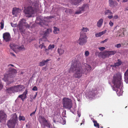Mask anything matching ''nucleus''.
Here are the masks:
<instances>
[{
  "mask_svg": "<svg viewBox=\"0 0 128 128\" xmlns=\"http://www.w3.org/2000/svg\"><path fill=\"white\" fill-rule=\"evenodd\" d=\"M112 82L114 84L112 88L113 90L116 91L118 96L122 95L123 91L121 74L120 73H118L114 74Z\"/></svg>",
  "mask_w": 128,
  "mask_h": 128,
  "instance_id": "f257e3e1",
  "label": "nucleus"
},
{
  "mask_svg": "<svg viewBox=\"0 0 128 128\" xmlns=\"http://www.w3.org/2000/svg\"><path fill=\"white\" fill-rule=\"evenodd\" d=\"M80 64L77 62H72L69 70V72H73L74 71V77L76 78H79L82 76L84 73V71L82 69L80 66Z\"/></svg>",
  "mask_w": 128,
  "mask_h": 128,
  "instance_id": "f03ea898",
  "label": "nucleus"
},
{
  "mask_svg": "<svg viewBox=\"0 0 128 128\" xmlns=\"http://www.w3.org/2000/svg\"><path fill=\"white\" fill-rule=\"evenodd\" d=\"M13 64H10L8 65V71L6 72L5 74L3 80L5 82H6L9 80L10 78L15 76L17 73L16 70L14 69L11 66L14 67Z\"/></svg>",
  "mask_w": 128,
  "mask_h": 128,
  "instance_id": "7ed1b4c3",
  "label": "nucleus"
},
{
  "mask_svg": "<svg viewBox=\"0 0 128 128\" xmlns=\"http://www.w3.org/2000/svg\"><path fill=\"white\" fill-rule=\"evenodd\" d=\"M18 119L17 115L16 114H14L7 122V125L8 127L9 128H14Z\"/></svg>",
  "mask_w": 128,
  "mask_h": 128,
  "instance_id": "20e7f679",
  "label": "nucleus"
},
{
  "mask_svg": "<svg viewBox=\"0 0 128 128\" xmlns=\"http://www.w3.org/2000/svg\"><path fill=\"white\" fill-rule=\"evenodd\" d=\"M63 105L65 108L70 110L72 106V100L68 98H64L63 99Z\"/></svg>",
  "mask_w": 128,
  "mask_h": 128,
  "instance_id": "39448f33",
  "label": "nucleus"
},
{
  "mask_svg": "<svg viewBox=\"0 0 128 128\" xmlns=\"http://www.w3.org/2000/svg\"><path fill=\"white\" fill-rule=\"evenodd\" d=\"M89 5L87 4H84L82 6L78 8L77 10L74 14H81L84 11L88 10Z\"/></svg>",
  "mask_w": 128,
  "mask_h": 128,
  "instance_id": "423d86ee",
  "label": "nucleus"
},
{
  "mask_svg": "<svg viewBox=\"0 0 128 128\" xmlns=\"http://www.w3.org/2000/svg\"><path fill=\"white\" fill-rule=\"evenodd\" d=\"M87 38L85 34H83L82 32L80 34V36L77 42L80 45L82 46L84 45L87 42Z\"/></svg>",
  "mask_w": 128,
  "mask_h": 128,
  "instance_id": "0eeeda50",
  "label": "nucleus"
},
{
  "mask_svg": "<svg viewBox=\"0 0 128 128\" xmlns=\"http://www.w3.org/2000/svg\"><path fill=\"white\" fill-rule=\"evenodd\" d=\"M24 12L26 16L30 17L32 16V14L34 13L35 10L34 8L29 6L25 9Z\"/></svg>",
  "mask_w": 128,
  "mask_h": 128,
  "instance_id": "6e6552de",
  "label": "nucleus"
},
{
  "mask_svg": "<svg viewBox=\"0 0 128 128\" xmlns=\"http://www.w3.org/2000/svg\"><path fill=\"white\" fill-rule=\"evenodd\" d=\"M98 94V90L93 89L92 90L89 92L88 94H86V97L88 98H94L97 97V94Z\"/></svg>",
  "mask_w": 128,
  "mask_h": 128,
  "instance_id": "1a4fd4ad",
  "label": "nucleus"
},
{
  "mask_svg": "<svg viewBox=\"0 0 128 128\" xmlns=\"http://www.w3.org/2000/svg\"><path fill=\"white\" fill-rule=\"evenodd\" d=\"M82 69L84 70V73L86 74L90 72L92 68L90 66L86 64H84L81 65Z\"/></svg>",
  "mask_w": 128,
  "mask_h": 128,
  "instance_id": "9d476101",
  "label": "nucleus"
},
{
  "mask_svg": "<svg viewBox=\"0 0 128 128\" xmlns=\"http://www.w3.org/2000/svg\"><path fill=\"white\" fill-rule=\"evenodd\" d=\"M25 20L23 19L20 22V24L18 25V27L19 29L21 32H23V30L22 28H23L24 26H26V28H29L30 25L27 23L25 22Z\"/></svg>",
  "mask_w": 128,
  "mask_h": 128,
  "instance_id": "9b49d317",
  "label": "nucleus"
},
{
  "mask_svg": "<svg viewBox=\"0 0 128 128\" xmlns=\"http://www.w3.org/2000/svg\"><path fill=\"white\" fill-rule=\"evenodd\" d=\"M7 116L4 111H0V122H6V120Z\"/></svg>",
  "mask_w": 128,
  "mask_h": 128,
  "instance_id": "f8f14e48",
  "label": "nucleus"
},
{
  "mask_svg": "<svg viewBox=\"0 0 128 128\" xmlns=\"http://www.w3.org/2000/svg\"><path fill=\"white\" fill-rule=\"evenodd\" d=\"M3 38L4 40L6 42H9L11 39L10 35L8 32L4 33L3 34Z\"/></svg>",
  "mask_w": 128,
  "mask_h": 128,
  "instance_id": "ddd939ff",
  "label": "nucleus"
},
{
  "mask_svg": "<svg viewBox=\"0 0 128 128\" xmlns=\"http://www.w3.org/2000/svg\"><path fill=\"white\" fill-rule=\"evenodd\" d=\"M24 88V87L23 85H20L14 86V90L15 92L23 90Z\"/></svg>",
  "mask_w": 128,
  "mask_h": 128,
  "instance_id": "4468645a",
  "label": "nucleus"
},
{
  "mask_svg": "<svg viewBox=\"0 0 128 128\" xmlns=\"http://www.w3.org/2000/svg\"><path fill=\"white\" fill-rule=\"evenodd\" d=\"M109 6L112 7H116L118 4V3L116 2H114L112 0H109Z\"/></svg>",
  "mask_w": 128,
  "mask_h": 128,
  "instance_id": "2eb2a0df",
  "label": "nucleus"
},
{
  "mask_svg": "<svg viewBox=\"0 0 128 128\" xmlns=\"http://www.w3.org/2000/svg\"><path fill=\"white\" fill-rule=\"evenodd\" d=\"M125 30L124 28H120L118 32V34L120 36H124V32Z\"/></svg>",
  "mask_w": 128,
  "mask_h": 128,
  "instance_id": "dca6fc26",
  "label": "nucleus"
},
{
  "mask_svg": "<svg viewBox=\"0 0 128 128\" xmlns=\"http://www.w3.org/2000/svg\"><path fill=\"white\" fill-rule=\"evenodd\" d=\"M20 11V10L18 8H15L13 9L12 14H13L16 15Z\"/></svg>",
  "mask_w": 128,
  "mask_h": 128,
  "instance_id": "f3484780",
  "label": "nucleus"
},
{
  "mask_svg": "<svg viewBox=\"0 0 128 128\" xmlns=\"http://www.w3.org/2000/svg\"><path fill=\"white\" fill-rule=\"evenodd\" d=\"M103 21L104 20L102 18H101L98 20L96 24L97 26L98 27L100 28L102 26L103 23Z\"/></svg>",
  "mask_w": 128,
  "mask_h": 128,
  "instance_id": "a211bd4d",
  "label": "nucleus"
},
{
  "mask_svg": "<svg viewBox=\"0 0 128 128\" xmlns=\"http://www.w3.org/2000/svg\"><path fill=\"white\" fill-rule=\"evenodd\" d=\"M50 59H47L46 60H43L41 62H40L39 63V66H42L44 65L47 63L50 60Z\"/></svg>",
  "mask_w": 128,
  "mask_h": 128,
  "instance_id": "6ab92c4d",
  "label": "nucleus"
},
{
  "mask_svg": "<svg viewBox=\"0 0 128 128\" xmlns=\"http://www.w3.org/2000/svg\"><path fill=\"white\" fill-rule=\"evenodd\" d=\"M27 90H26L24 92L23 94L18 96V97L22 99L23 100L25 99L26 97V94L27 93Z\"/></svg>",
  "mask_w": 128,
  "mask_h": 128,
  "instance_id": "aec40b11",
  "label": "nucleus"
},
{
  "mask_svg": "<svg viewBox=\"0 0 128 128\" xmlns=\"http://www.w3.org/2000/svg\"><path fill=\"white\" fill-rule=\"evenodd\" d=\"M128 69L126 70L124 74V81L126 83H128Z\"/></svg>",
  "mask_w": 128,
  "mask_h": 128,
  "instance_id": "412c9836",
  "label": "nucleus"
},
{
  "mask_svg": "<svg viewBox=\"0 0 128 128\" xmlns=\"http://www.w3.org/2000/svg\"><path fill=\"white\" fill-rule=\"evenodd\" d=\"M44 127L46 126L48 128H50L51 127V125L50 123L46 119L44 120Z\"/></svg>",
  "mask_w": 128,
  "mask_h": 128,
  "instance_id": "4be33fe9",
  "label": "nucleus"
},
{
  "mask_svg": "<svg viewBox=\"0 0 128 128\" xmlns=\"http://www.w3.org/2000/svg\"><path fill=\"white\" fill-rule=\"evenodd\" d=\"M10 46L11 48L14 51L16 50H17V48L18 46L14 44H10Z\"/></svg>",
  "mask_w": 128,
  "mask_h": 128,
  "instance_id": "5701e85b",
  "label": "nucleus"
},
{
  "mask_svg": "<svg viewBox=\"0 0 128 128\" xmlns=\"http://www.w3.org/2000/svg\"><path fill=\"white\" fill-rule=\"evenodd\" d=\"M82 0H71V2L72 4L76 5L80 3Z\"/></svg>",
  "mask_w": 128,
  "mask_h": 128,
  "instance_id": "b1692460",
  "label": "nucleus"
},
{
  "mask_svg": "<svg viewBox=\"0 0 128 128\" xmlns=\"http://www.w3.org/2000/svg\"><path fill=\"white\" fill-rule=\"evenodd\" d=\"M6 91L9 93L15 92L14 90V87H12L7 89Z\"/></svg>",
  "mask_w": 128,
  "mask_h": 128,
  "instance_id": "393cba45",
  "label": "nucleus"
},
{
  "mask_svg": "<svg viewBox=\"0 0 128 128\" xmlns=\"http://www.w3.org/2000/svg\"><path fill=\"white\" fill-rule=\"evenodd\" d=\"M122 63V62L121 61L119 60H118V62H117L115 63L114 65H112L111 66L116 68L120 66L121 64Z\"/></svg>",
  "mask_w": 128,
  "mask_h": 128,
  "instance_id": "a878e982",
  "label": "nucleus"
},
{
  "mask_svg": "<svg viewBox=\"0 0 128 128\" xmlns=\"http://www.w3.org/2000/svg\"><path fill=\"white\" fill-rule=\"evenodd\" d=\"M106 30L104 31H102L96 34H95V36L96 37H99L101 36L103 34H104L106 32Z\"/></svg>",
  "mask_w": 128,
  "mask_h": 128,
  "instance_id": "bb28decb",
  "label": "nucleus"
},
{
  "mask_svg": "<svg viewBox=\"0 0 128 128\" xmlns=\"http://www.w3.org/2000/svg\"><path fill=\"white\" fill-rule=\"evenodd\" d=\"M58 52L59 54L60 55L63 54L64 52V50L62 49L58 48Z\"/></svg>",
  "mask_w": 128,
  "mask_h": 128,
  "instance_id": "cd10ccee",
  "label": "nucleus"
},
{
  "mask_svg": "<svg viewBox=\"0 0 128 128\" xmlns=\"http://www.w3.org/2000/svg\"><path fill=\"white\" fill-rule=\"evenodd\" d=\"M17 50L18 51L24 50H25V48L24 45H22L20 46H18Z\"/></svg>",
  "mask_w": 128,
  "mask_h": 128,
  "instance_id": "c85d7f7f",
  "label": "nucleus"
},
{
  "mask_svg": "<svg viewBox=\"0 0 128 128\" xmlns=\"http://www.w3.org/2000/svg\"><path fill=\"white\" fill-rule=\"evenodd\" d=\"M52 30L51 29H48L44 32V35L45 36L47 35L48 34L52 32Z\"/></svg>",
  "mask_w": 128,
  "mask_h": 128,
  "instance_id": "c756f323",
  "label": "nucleus"
},
{
  "mask_svg": "<svg viewBox=\"0 0 128 128\" xmlns=\"http://www.w3.org/2000/svg\"><path fill=\"white\" fill-rule=\"evenodd\" d=\"M54 32L55 34H57L59 32V29L54 26Z\"/></svg>",
  "mask_w": 128,
  "mask_h": 128,
  "instance_id": "7c9ffc66",
  "label": "nucleus"
},
{
  "mask_svg": "<svg viewBox=\"0 0 128 128\" xmlns=\"http://www.w3.org/2000/svg\"><path fill=\"white\" fill-rule=\"evenodd\" d=\"M104 15H110L112 14L111 11L109 10H107L105 11L104 12Z\"/></svg>",
  "mask_w": 128,
  "mask_h": 128,
  "instance_id": "2f4dec72",
  "label": "nucleus"
},
{
  "mask_svg": "<svg viewBox=\"0 0 128 128\" xmlns=\"http://www.w3.org/2000/svg\"><path fill=\"white\" fill-rule=\"evenodd\" d=\"M103 54L105 57H107L109 56L108 51H106L104 52Z\"/></svg>",
  "mask_w": 128,
  "mask_h": 128,
  "instance_id": "473e14b6",
  "label": "nucleus"
},
{
  "mask_svg": "<svg viewBox=\"0 0 128 128\" xmlns=\"http://www.w3.org/2000/svg\"><path fill=\"white\" fill-rule=\"evenodd\" d=\"M109 56L114 55L116 53V51L115 50L108 51Z\"/></svg>",
  "mask_w": 128,
  "mask_h": 128,
  "instance_id": "72a5a7b5",
  "label": "nucleus"
},
{
  "mask_svg": "<svg viewBox=\"0 0 128 128\" xmlns=\"http://www.w3.org/2000/svg\"><path fill=\"white\" fill-rule=\"evenodd\" d=\"M65 12L67 13H69L70 14H72V10L70 8H66Z\"/></svg>",
  "mask_w": 128,
  "mask_h": 128,
  "instance_id": "f704fd0d",
  "label": "nucleus"
},
{
  "mask_svg": "<svg viewBox=\"0 0 128 128\" xmlns=\"http://www.w3.org/2000/svg\"><path fill=\"white\" fill-rule=\"evenodd\" d=\"M54 48V44H50L48 47V50H52L53 48Z\"/></svg>",
  "mask_w": 128,
  "mask_h": 128,
  "instance_id": "c9c22d12",
  "label": "nucleus"
},
{
  "mask_svg": "<svg viewBox=\"0 0 128 128\" xmlns=\"http://www.w3.org/2000/svg\"><path fill=\"white\" fill-rule=\"evenodd\" d=\"M94 123V126L97 128H99V124L97 123L96 121H94L93 122Z\"/></svg>",
  "mask_w": 128,
  "mask_h": 128,
  "instance_id": "e433bc0d",
  "label": "nucleus"
},
{
  "mask_svg": "<svg viewBox=\"0 0 128 128\" xmlns=\"http://www.w3.org/2000/svg\"><path fill=\"white\" fill-rule=\"evenodd\" d=\"M18 119L20 120H22L24 121L25 120V118L23 116H20L18 117Z\"/></svg>",
  "mask_w": 128,
  "mask_h": 128,
  "instance_id": "4c0bfd02",
  "label": "nucleus"
},
{
  "mask_svg": "<svg viewBox=\"0 0 128 128\" xmlns=\"http://www.w3.org/2000/svg\"><path fill=\"white\" fill-rule=\"evenodd\" d=\"M39 47L41 49L43 48H44V49H45L46 48V46H45L44 44L43 43H42L41 44H40L39 46Z\"/></svg>",
  "mask_w": 128,
  "mask_h": 128,
  "instance_id": "58836bf2",
  "label": "nucleus"
},
{
  "mask_svg": "<svg viewBox=\"0 0 128 128\" xmlns=\"http://www.w3.org/2000/svg\"><path fill=\"white\" fill-rule=\"evenodd\" d=\"M82 30L86 32H87L88 31H89L88 28H84V27H82Z\"/></svg>",
  "mask_w": 128,
  "mask_h": 128,
  "instance_id": "ea45409f",
  "label": "nucleus"
},
{
  "mask_svg": "<svg viewBox=\"0 0 128 128\" xmlns=\"http://www.w3.org/2000/svg\"><path fill=\"white\" fill-rule=\"evenodd\" d=\"M0 24H1V28L2 29H3L4 26V22L3 20H2L1 22H0Z\"/></svg>",
  "mask_w": 128,
  "mask_h": 128,
  "instance_id": "a19ab883",
  "label": "nucleus"
},
{
  "mask_svg": "<svg viewBox=\"0 0 128 128\" xmlns=\"http://www.w3.org/2000/svg\"><path fill=\"white\" fill-rule=\"evenodd\" d=\"M98 49L100 51H103L105 49V48L104 47H100L98 48Z\"/></svg>",
  "mask_w": 128,
  "mask_h": 128,
  "instance_id": "79ce46f5",
  "label": "nucleus"
},
{
  "mask_svg": "<svg viewBox=\"0 0 128 128\" xmlns=\"http://www.w3.org/2000/svg\"><path fill=\"white\" fill-rule=\"evenodd\" d=\"M121 46V44H120L115 45L114 46L117 48H120Z\"/></svg>",
  "mask_w": 128,
  "mask_h": 128,
  "instance_id": "37998d69",
  "label": "nucleus"
},
{
  "mask_svg": "<svg viewBox=\"0 0 128 128\" xmlns=\"http://www.w3.org/2000/svg\"><path fill=\"white\" fill-rule=\"evenodd\" d=\"M62 115L63 117H66V111H64L62 113Z\"/></svg>",
  "mask_w": 128,
  "mask_h": 128,
  "instance_id": "c03bdc74",
  "label": "nucleus"
},
{
  "mask_svg": "<svg viewBox=\"0 0 128 128\" xmlns=\"http://www.w3.org/2000/svg\"><path fill=\"white\" fill-rule=\"evenodd\" d=\"M45 53H46V54H47L48 55L49 53L48 52V49H47L46 48L45 49Z\"/></svg>",
  "mask_w": 128,
  "mask_h": 128,
  "instance_id": "a18cd8bd",
  "label": "nucleus"
},
{
  "mask_svg": "<svg viewBox=\"0 0 128 128\" xmlns=\"http://www.w3.org/2000/svg\"><path fill=\"white\" fill-rule=\"evenodd\" d=\"M60 123L64 125L66 123V121L64 119H62V121L61 120Z\"/></svg>",
  "mask_w": 128,
  "mask_h": 128,
  "instance_id": "49530a36",
  "label": "nucleus"
},
{
  "mask_svg": "<svg viewBox=\"0 0 128 128\" xmlns=\"http://www.w3.org/2000/svg\"><path fill=\"white\" fill-rule=\"evenodd\" d=\"M110 26L112 27L114 25L113 23L111 20L110 21L109 24Z\"/></svg>",
  "mask_w": 128,
  "mask_h": 128,
  "instance_id": "de8ad7c7",
  "label": "nucleus"
},
{
  "mask_svg": "<svg viewBox=\"0 0 128 128\" xmlns=\"http://www.w3.org/2000/svg\"><path fill=\"white\" fill-rule=\"evenodd\" d=\"M10 24H11V26L13 27H15L17 26V24H14L12 23H11Z\"/></svg>",
  "mask_w": 128,
  "mask_h": 128,
  "instance_id": "09e8293b",
  "label": "nucleus"
},
{
  "mask_svg": "<svg viewBox=\"0 0 128 128\" xmlns=\"http://www.w3.org/2000/svg\"><path fill=\"white\" fill-rule=\"evenodd\" d=\"M89 54V52L88 51H86L85 53V55L86 56H88Z\"/></svg>",
  "mask_w": 128,
  "mask_h": 128,
  "instance_id": "8fccbe9b",
  "label": "nucleus"
},
{
  "mask_svg": "<svg viewBox=\"0 0 128 128\" xmlns=\"http://www.w3.org/2000/svg\"><path fill=\"white\" fill-rule=\"evenodd\" d=\"M32 90L34 91H37L38 90V88L36 86H34L32 88Z\"/></svg>",
  "mask_w": 128,
  "mask_h": 128,
  "instance_id": "3c124183",
  "label": "nucleus"
},
{
  "mask_svg": "<svg viewBox=\"0 0 128 128\" xmlns=\"http://www.w3.org/2000/svg\"><path fill=\"white\" fill-rule=\"evenodd\" d=\"M108 40V38L104 40L101 41L100 42L101 43H104V42H107V41Z\"/></svg>",
  "mask_w": 128,
  "mask_h": 128,
  "instance_id": "603ef678",
  "label": "nucleus"
},
{
  "mask_svg": "<svg viewBox=\"0 0 128 128\" xmlns=\"http://www.w3.org/2000/svg\"><path fill=\"white\" fill-rule=\"evenodd\" d=\"M77 114L79 117H80L81 116V113L79 111V110L77 111Z\"/></svg>",
  "mask_w": 128,
  "mask_h": 128,
  "instance_id": "864d4df0",
  "label": "nucleus"
},
{
  "mask_svg": "<svg viewBox=\"0 0 128 128\" xmlns=\"http://www.w3.org/2000/svg\"><path fill=\"white\" fill-rule=\"evenodd\" d=\"M118 16L117 15H116L114 16L113 17V19H116L118 18Z\"/></svg>",
  "mask_w": 128,
  "mask_h": 128,
  "instance_id": "5fc2aeb1",
  "label": "nucleus"
},
{
  "mask_svg": "<svg viewBox=\"0 0 128 128\" xmlns=\"http://www.w3.org/2000/svg\"><path fill=\"white\" fill-rule=\"evenodd\" d=\"M113 17V15L108 16V18L110 19H112Z\"/></svg>",
  "mask_w": 128,
  "mask_h": 128,
  "instance_id": "6e6d98bb",
  "label": "nucleus"
},
{
  "mask_svg": "<svg viewBox=\"0 0 128 128\" xmlns=\"http://www.w3.org/2000/svg\"><path fill=\"white\" fill-rule=\"evenodd\" d=\"M36 110H35V111L34 112H32V113H31L30 114V116H32V115L34 114L36 112Z\"/></svg>",
  "mask_w": 128,
  "mask_h": 128,
  "instance_id": "4d7b16f0",
  "label": "nucleus"
},
{
  "mask_svg": "<svg viewBox=\"0 0 128 128\" xmlns=\"http://www.w3.org/2000/svg\"><path fill=\"white\" fill-rule=\"evenodd\" d=\"M2 87V83L0 81V90L1 89Z\"/></svg>",
  "mask_w": 128,
  "mask_h": 128,
  "instance_id": "13d9d810",
  "label": "nucleus"
},
{
  "mask_svg": "<svg viewBox=\"0 0 128 128\" xmlns=\"http://www.w3.org/2000/svg\"><path fill=\"white\" fill-rule=\"evenodd\" d=\"M46 18L47 19H49L50 18H53V17L52 16H47L46 17Z\"/></svg>",
  "mask_w": 128,
  "mask_h": 128,
  "instance_id": "bf43d9fd",
  "label": "nucleus"
},
{
  "mask_svg": "<svg viewBox=\"0 0 128 128\" xmlns=\"http://www.w3.org/2000/svg\"><path fill=\"white\" fill-rule=\"evenodd\" d=\"M128 1V0H123L122 1V2H127Z\"/></svg>",
  "mask_w": 128,
  "mask_h": 128,
  "instance_id": "052dcab7",
  "label": "nucleus"
},
{
  "mask_svg": "<svg viewBox=\"0 0 128 128\" xmlns=\"http://www.w3.org/2000/svg\"><path fill=\"white\" fill-rule=\"evenodd\" d=\"M37 95V92H36V94L34 95V97H33V99H34L36 98V96Z\"/></svg>",
  "mask_w": 128,
  "mask_h": 128,
  "instance_id": "680f3d73",
  "label": "nucleus"
},
{
  "mask_svg": "<svg viewBox=\"0 0 128 128\" xmlns=\"http://www.w3.org/2000/svg\"><path fill=\"white\" fill-rule=\"evenodd\" d=\"M125 11L128 10V7H127L125 9Z\"/></svg>",
  "mask_w": 128,
  "mask_h": 128,
  "instance_id": "e2e57ef3",
  "label": "nucleus"
},
{
  "mask_svg": "<svg viewBox=\"0 0 128 128\" xmlns=\"http://www.w3.org/2000/svg\"><path fill=\"white\" fill-rule=\"evenodd\" d=\"M91 120L93 122H94V121H96L95 120H94V119L92 118H91Z\"/></svg>",
  "mask_w": 128,
  "mask_h": 128,
  "instance_id": "0e129e2a",
  "label": "nucleus"
},
{
  "mask_svg": "<svg viewBox=\"0 0 128 128\" xmlns=\"http://www.w3.org/2000/svg\"><path fill=\"white\" fill-rule=\"evenodd\" d=\"M74 110V111H72L71 110H70V112H71L72 113H74V112L75 111V110Z\"/></svg>",
  "mask_w": 128,
  "mask_h": 128,
  "instance_id": "69168bd1",
  "label": "nucleus"
},
{
  "mask_svg": "<svg viewBox=\"0 0 128 128\" xmlns=\"http://www.w3.org/2000/svg\"><path fill=\"white\" fill-rule=\"evenodd\" d=\"M53 122H54L56 123V121L54 119H53Z\"/></svg>",
  "mask_w": 128,
  "mask_h": 128,
  "instance_id": "338daca9",
  "label": "nucleus"
},
{
  "mask_svg": "<svg viewBox=\"0 0 128 128\" xmlns=\"http://www.w3.org/2000/svg\"><path fill=\"white\" fill-rule=\"evenodd\" d=\"M11 54H12V55L13 56H15V54H13L12 53H11Z\"/></svg>",
  "mask_w": 128,
  "mask_h": 128,
  "instance_id": "774afa93",
  "label": "nucleus"
}]
</instances>
